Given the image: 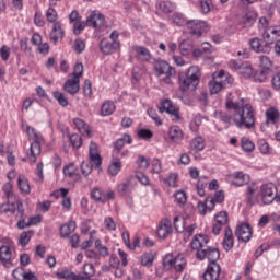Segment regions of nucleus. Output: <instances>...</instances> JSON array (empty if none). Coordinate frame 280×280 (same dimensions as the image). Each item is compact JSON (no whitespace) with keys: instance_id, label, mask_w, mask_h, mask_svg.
Returning <instances> with one entry per match:
<instances>
[{"instance_id":"obj_19","label":"nucleus","mask_w":280,"mask_h":280,"mask_svg":"<svg viewBox=\"0 0 280 280\" xmlns=\"http://www.w3.org/2000/svg\"><path fill=\"white\" fill-rule=\"evenodd\" d=\"M221 275L222 267H220V264L212 262L208 265L206 271L203 272V280H220Z\"/></svg>"},{"instance_id":"obj_37","label":"nucleus","mask_w":280,"mask_h":280,"mask_svg":"<svg viewBox=\"0 0 280 280\" xmlns=\"http://www.w3.org/2000/svg\"><path fill=\"white\" fill-rule=\"evenodd\" d=\"M68 194L69 189L67 188H60L59 190L52 192V196H56V198H58V196H61V198H63L61 205L62 207H65V209H71V198L67 197Z\"/></svg>"},{"instance_id":"obj_49","label":"nucleus","mask_w":280,"mask_h":280,"mask_svg":"<svg viewBox=\"0 0 280 280\" xmlns=\"http://www.w3.org/2000/svg\"><path fill=\"white\" fill-rule=\"evenodd\" d=\"M46 15V21L48 23H59L60 21H58V11H56V9H54V7H49L45 13Z\"/></svg>"},{"instance_id":"obj_5","label":"nucleus","mask_w":280,"mask_h":280,"mask_svg":"<svg viewBox=\"0 0 280 280\" xmlns=\"http://www.w3.org/2000/svg\"><path fill=\"white\" fill-rule=\"evenodd\" d=\"M26 133L28 136V139L33 141L27 154L28 161L30 163H36V158L40 155V144H43L45 140H43V136L38 131H36L34 127L27 126Z\"/></svg>"},{"instance_id":"obj_40","label":"nucleus","mask_w":280,"mask_h":280,"mask_svg":"<svg viewBox=\"0 0 280 280\" xmlns=\"http://www.w3.org/2000/svg\"><path fill=\"white\" fill-rule=\"evenodd\" d=\"M15 220H19L18 228L27 229V226H32V224H38V222H40V217H33L30 219V222H25V211L23 210L22 218H15Z\"/></svg>"},{"instance_id":"obj_23","label":"nucleus","mask_w":280,"mask_h":280,"mask_svg":"<svg viewBox=\"0 0 280 280\" xmlns=\"http://www.w3.org/2000/svg\"><path fill=\"white\" fill-rule=\"evenodd\" d=\"M172 235V221L167 218L162 219L158 225V236L160 240H166Z\"/></svg>"},{"instance_id":"obj_45","label":"nucleus","mask_w":280,"mask_h":280,"mask_svg":"<svg viewBox=\"0 0 280 280\" xmlns=\"http://www.w3.org/2000/svg\"><path fill=\"white\" fill-rule=\"evenodd\" d=\"M108 172L112 176H117L121 172V160L118 158L113 159L112 164L108 166Z\"/></svg>"},{"instance_id":"obj_31","label":"nucleus","mask_w":280,"mask_h":280,"mask_svg":"<svg viewBox=\"0 0 280 280\" xmlns=\"http://www.w3.org/2000/svg\"><path fill=\"white\" fill-rule=\"evenodd\" d=\"M73 124L77 130H79V132L83 135V137H91V127L89 126V124H86V121H84V119L74 118Z\"/></svg>"},{"instance_id":"obj_27","label":"nucleus","mask_w":280,"mask_h":280,"mask_svg":"<svg viewBox=\"0 0 280 280\" xmlns=\"http://www.w3.org/2000/svg\"><path fill=\"white\" fill-rule=\"evenodd\" d=\"M257 11L249 9L241 18L240 25H242V27H253V25H255V22L257 21Z\"/></svg>"},{"instance_id":"obj_59","label":"nucleus","mask_w":280,"mask_h":280,"mask_svg":"<svg viewBox=\"0 0 280 280\" xmlns=\"http://www.w3.org/2000/svg\"><path fill=\"white\" fill-rule=\"evenodd\" d=\"M214 117L215 119H220V121H223V124H229L233 119V117L229 115V113L222 110L215 112Z\"/></svg>"},{"instance_id":"obj_34","label":"nucleus","mask_w":280,"mask_h":280,"mask_svg":"<svg viewBox=\"0 0 280 280\" xmlns=\"http://www.w3.org/2000/svg\"><path fill=\"white\" fill-rule=\"evenodd\" d=\"M18 187L22 194H32V186L30 185V179L25 175H19Z\"/></svg>"},{"instance_id":"obj_35","label":"nucleus","mask_w":280,"mask_h":280,"mask_svg":"<svg viewBox=\"0 0 280 280\" xmlns=\"http://www.w3.org/2000/svg\"><path fill=\"white\" fill-rule=\"evenodd\" d=\"M79 279L81 280H88L91 279L92 277H95V267L93 264H84L83 269L81 273H78Z\"/></svg>"},{"instance_id":"obj_42","label":"nucleus","mask_w":280,"mask_h":280,"mask_svg":"<svg viewBox=\"0 0 280 280\" xmlns=\"http://www.w3.org/2000/svg\"><path fill=\"white\" fill-rule=\"evenodd\" d=\"M173 222H174L175 231H177V233H184L185 226L189 223V219H185L180 215H176L174 217Z\"/></svg>"},{"instance_id":"obj_9","label":"nucleus","mask_w":280,"mask_h":280,"mask_svg":"<svg viewBox=\"0 0 280 280\" xmlns=\"http://www.w3.org/2000/svg\"><path fill=\"white\" fill-rule=\"evenodd\" d=\"M209 242H211V240L207 234H196L192 237L190 248L196 253V257L199 261H205V256L207 255L205 253L209 250Z\"/></svg>"},{"instance_id":"obj_2","label":"nucleus","mask_w":280,"mask_h":280,"mask_svg":"<svg viewBox=\"0 0 280 280\" xmlns=\"http://www.w3.org/2000/svg\"><path fill=\"white\" fill-rule=\"evenodd\" d=\"M200 68L198 66H191L186 74L179 75V90L182 93L187 91H196V88L200 83Z\"/></svg>"},{"instance_id":"obj_53","label":"nucleus","mask_w":280,"mask_h":280,"mask_svg":"<svg viewBox=\"0 0 280 280\" xmlns=\"http://www.w3.org/2000/svg\"><path fill=\"white\" fill-rule=\"evenodd\" d=\"M141 266H152L154 264V254L152 253H144L140 259Z\"/></svg>"},{"instance_id":"obj_39","label":"nucleus","mask_w":280,"mask_h":280,"mask_svg":"<svg viewBox=\"0 0 280 280\" xmlns=\"http://www.w3.org/2000/svg\"><path fill=\"white\" fill-rule=\"evenodd\" d=\"M75 229H77L75 221H70L60 226V236L63 240H67V237H69V235H71V233H73V231H75Z\"/></svg>"},{"instance_id":"obj_61","label":"nucleus","mask_w":280,"mask_h":280,"mask_svg":"<svg viewBox=\"0 0 280 280\" xmlns=\"http://www.w3.org/2000/svg\"><path fill=\"white\" fill-rule=\"evenodd\" d=\"M138 137L139 139H143L144 141H148L154 137V133L150 129H140L138 130Z\"/></svg>"},{"instance_id":"obj_13","label":"nucleus","mask_w":280,"mask_h":280,"mask_svg":"<svg viewBox=\"0 0 280 280\" xmlns=\"http://www.w3.org/2000/svg\"><path fill=\"white\" fill-rule=\"evenodd\" d=\"M260 198L264 205H272L277 198V186L273 183H266L260 186Z\"/></svg>"},{"instance_id":"obj_58","label":"nucleus","mask_w":280,"mask_h":280,"mask_svg":"<svg viewBox=\"0 0 280 280\" xmlns=\"http://www.w3.org/2000/svg\"><path fill=\"white\" fill-rule=\"evenodd\" d=\"M268 73H269L268 70H265L261 68V70H258L254 74L255 82H266V80H268Z\"/></svg>"},{"instance_id":"obj_4","label":"nucleus","mask_w":280,"mask_h":280,"mask_svg":"<svg viewBox=\"0 0 280 280\" xmlns=\"http://www.w3.org/2000/svg\"><path fill=\"white\" fill-rule=\"evenodd\" d=\"M233 84V77L224 70H220L212 75V80L209 81V89L211 95H218L220 91L226 89V86Z\"/></svg>"},{"instance_id":"obj_56","label":"nucleus","mask_w":280,"mask_h":280,"mask_svg":"<svg viewBox=\"0 0 280 280\" xmlns=\"http://www.w3.org/2000/svg\"><path fill=\"white\" fill-rule=\"evenodd\" d=\"M20 49L21 51H24V54H28L32 58H34V52L32 51V47H30V44L27 43V37L20 40Z\"/></svg>"},{"instance_id":"obj_11","label":"nucleus","mask_w":280,"mask_h":280,"mask_svg":"<svg viewBox=\"0 0 280 280\" xmlns=\"http://www.w3.org/2000/svg\"><path fill=\"white\" fill-rule=\"evenodd\" d=\"M88 27H93L96 34H102L108 26L106 25V18L100 11H92L86 18Z\"/></svg>"},{"instance_id":"obj_33","label":"nucleus","mask_w":280,"mask_h":280,"mask_svg":"<svg viewBox=\"0 0 280 280\" xmlns=\"http://www.w3.org/2000/svg\"><path fill=\"white\" fill-rule=\"evenodd\" d=\"M189 148L191 152H202L206 148L205 138L202 136H197L190 140Z\"/></svg>"},{"instance_id":"obj_12","label":"nucleus","mask_w":280,"mask_h":280,"mask_svg":"<svg viewBox=\"0 0 280 280\" xmlns=\"http://www.w3.org/2000/svg\"><path fill=\"white\" fill-rule=\"evenodd\" d=\"M186 27L189 34L196 38H200L209 32V23L205 20H187Z\"/></svg>"},{"instance_id":"obj_8","label":"nucleus","mask_w":280,"mask_h":280,"mask_svg":"<svg viewBox=\"0 0 280 280\" xmlns=\"http://www.w3.org/2000/svg\"><path fill=\"white\" fill-rule=\"evenodd\" d=\"M89 156L90 163L82 162L81 164V172L83 176H89L91 172H93V167H100L102 165V155H100V151L97 149V143L91 142L89 148Z\"/></svg>"},{"instance_id":"obj_16","label":"nucleus","mask_w":280,"mask_h":280,"mask_svg":"<svg viewBox=\"0 0 280 280\" xmlns=\"http://www.w3.org/2000/svg\"><path fill=\"white\" fill-rule=\"evenodd\" d=\"M1 213L13 215V218H23V203L21 202H7L0 208Z\"/></svg>"},{"instance_id":"obj_43","label":"nucleus","mask_w":280,"mask_h":280,"mask_svg":"<svg viewBox=\"0 0 280 280\" xmlns=\"http://www.w3.org/2000/svg\"><path fill=\"white\" fill-rule=\"evenodd\" d=\"M241 148L244 150L247 154H250V152L255 151V142L248 139V137H242L241 138Z\"/></svg>"},{"instance_id":"obj_47","label":"nucleus","mask_w":280,"mask_h":280,"mask_svg":"<svg viewBox=\"0 0 280 280\" xmlns=\"http://www.w3.org/2000/svg\"><path fill=\"white\" fill-rule=\"evenodd\" d=\"M52 97L56 100L59 104V106H62L63 108H67L69 106V100H67V96L62 92H52Z\"/></svg>"},{"instance_id":"obj_50","label":"nucleus","mask_w":280,"mask_h":280,"mask_svg":"<svg viewBox=\"0 0 280 280\" xmlns=\"http://www.w3.org/2000/svg\"><path fill=\"white\" fill-rule=\"evenodd\" d=\"M213 221L218 222V224H223V226H226V224H229V212H218L217 214H214Z\"/></svg>"},{"instance_id":"obj_28","label":"nucleus","mask_w":280,"mask_h":280,"mask_svg":"<svg viewBox=\"0 0 280 280\" xmlns=\"http://www.w3.org/2000/svg\"><path fill=\"white\" fill-rule=\"evenodd\" d=\"M259 190V186L257 183H252L246 187L245 198L247 200V205H257V191Z\"/></svg>"},{"instance_id":"obj_48","label":"nucleus","mask_w":280,"mask_h":280,"mask_svg":"<svg viewBox=\"0 0 280 280\" xmlns=\"http://www.w3.org/2000/svg\"><path fill=\"white\" fill-rule=\"evenodd\" d=\"M207 185H209V180L207 178V176H201L198 182H197V194L198 196H200L201 198L205 196V188L207 187Z\"/></svg>"},{"instance_id":"obj_10","label":"nucleus","mask_w":280,"mask_h":280,"mask_svg":"<svg viewBox=\"0 0 280 280\" xmlns=\"http://www.w3.org/2000/svg\"><path fill=\"white\" fill-rule=\"evenodd\" d=\"M163 266L166 268V270L183 272V270L187 268V258H185L183 254H166L163 258Z\"/></svg>"},{"instance_id":"obj_20","label":"nucleus","mask_w":280,"mask_h":280,"mask_svg":"<svg viewBox=\"0 0 280 280\" xmlns=\"http://www.w3.org/2000/svg\"><path fill=\"white\" fill-rule=\"evenodd\" d=\"M230 178L231 185L234 187H244V185H248V183H250V175L242 171L234 172Z\"/></svg>"},{"instance_id":"obj_14","label":"nucleus","mask_w":280,"mask_h":280,"mask_svg":"<svg viewBox=\"0 0 280 280\" xmlns=\"http://www.w3.org/2000/svg\"><path fill=\"white\" fill-rule=\"evenodd\" d=\"M135 58L138 62H150L152 60V52L145 46H132L130 62Z\"/></svg>"},{"instance_id":"obj_21","label":"nucleus","mask_w":280,"mask_h":280,"mask_svg":"<svg viewBox=\"0 0 280 280\" xmlns=\"http://www.w3.org/2000/svg\"><path fill=\"white\" fill-rule=\"evenodd\" d=\"M121 47L120 42H109L108 38H103L100 43V49L105 56H110Z\"/></svg>"},{"instance_id":"obj_6","label":"nucleus","mask_w":280,"mask_h":280,"mask_svg":"<svg viewBox=\"0 0 280 280\" xmlns=\"http://www.w3.org/2000/svg\"><path fill=\"white\" fill-rule=\"evenodd\" d=\"M14 259H16L14 241L7 240L0 246V264H2L4 268H14Z\"/></svg>"},{"instance_id":"obj_26","label":"nucleus","mask_w":280,"mask_h":280,"mask_svg":"<svg viewBox=\"0 0 280 280\" xmlns=\"http://www.w3.org/2000/svg\"><path fill=\"white\" fill-rule=\"evenodd\" d=\"M223 250L229 253V250H232L233 246H235V236H233V230L231 226H226L224 229V236L222 241Z\"/></svg>"},{"instance_id":"obj_36","label":"nucleus","mask_w":280,"mask_h":280,"mask_svg":"<svg viewBox=\"0 0 280 280\" xmlns=\"http://www.w3.org/2000/svg\"><path fill=\"white\" fill-rule=\"evenodd\" d=\"M115 110H117V106H115V102L105 101L101 107V115L102 117H110V115H113Z\"/></svg>"},{"instance_id":"obj_24","label":"nucleus","mask_w":280,"mask_h":280,"mask_svg":"<svg viewBox=\"0 0 280 280\" xmlns=\"http://www.w3.org/2000/svg\"><path fill=\"white\" fill-rule=\"evenodd\" d=\"M31 43L32 45L37 47V51H39L44 56H47V54H49V43H43V36L39 33H34L32 35Z\"/></svg>"},{"instance_id":"obj_18","label":"nucleus","mask_w":280,"mask_h":280,"mask_svg":"<svg viewBox=\"0 0 280 280\" xmlns=\"http://www.w3.org/2000/svg\"><path fill=\"white\" fill-rule=\"evenodd\" d=\"M235 235L238 242H248L253 238V228L248 223H242L237 225Z\"/></svg>"},{"instance_id":"obj_51","label":"nucleus","mask_w":280,"mask_h":280,"mask_svg":"<svg viewBox=\"0 0 280 280\" xmlns=\"http://www.w3.org/2000/svg\"><path fill=\"white\" fill-rule=\"evenodd\" d=\"M238 73L248 79L253 77V66H250V63L248 62H244L243 66L241 67V70L238 71Z\"/></svg>"},{"instance_id":"obj_15","label":"nucleus","mask_w":280,"mask_h":280,"mask_svg":"<svg viewBox=\"0 0 280 280\" xmlns=\"http://www.w3.org/2000/svg\"><path fill=\"white\" fill-rule=\"evenodd\" d=\"M161 106H162L163 110L165 113H167V115H171L172 121H174L175 124L180 121V119H182L180 107L174 105L172 100L166 98V100L162 101Z\"/></svg>"},{"instance_id":"obj_32","label":"nucleus","mask_w":280,"mask_h":280,"mask_svg":"<svg viewBox=\"0 0 280 280\" xmlns=\"http://www.w3.org/2000/svg\"><path fill=\"white\" fill-rule=\"evenodd\" d=\"M131 145L132 137L128 133H125L121 138L117 139L114 142V152H121L124 150V145Z\"/></svg>"},{"instance_id":"obj_25","label":"nucleus","mask_w":280,"mask_h":280,"mask_svg":"<svg viewBox=\"0 0 280 280\" xmlns=\"http://www.w3.org/2000/svg\"><path fill=\"white\" fill-rule=\"evenodd\" d=\"M168 139L171 143L179 144L185 139V132L179 126L173 125L168 128Z\"/></svg>"},{"instance_id":"obj_30","label":"nucleus","mask_w":280,"mask_h":280,"mask_svg":"<svg viewBox=\"0 0 280 280\" xmlns=\"http://www.w3.org/2000/svg\"><path fill=\"white\" fill-rule=\"evenodd\" d=\"M63 176L71 180H80V173H78V166H75V163H69L63 166Z\"/></svg>"},{"instance_id":"obj_3","label":"nucleus","mask_w":280,"mask_h":280,"mask_svg":"<svg viewBox=\"0 0 280 280\" xmlns=\"http://www.w3.org/2000/svg\"><path fill=\"white\" fill-rule=\"evenodd\" d=\"M84 75V65L78 62L74 65L73 73L69 75L63 84V91L69 95H78L80 93V78Z\"/></svg>"},{"instance_id":"obj_29","label":"nucleus","mask_w":280,"mask_h":280,"mask_svg":"<svg viewBox=\"0 0 280 280\" xmlns=\"http://www.w3.org/2000/svg\"><path fill=\"white\" fill-rule=\"evenodd\" d=\"M265 117L267 126H276V124L280 121L279 109H277V107H269L265 113Z\"/></svg>"},{"instance_id":"obj_55","label":"nucleus","mask_w":280,"mask_h":280,"mask_svg":"<svg viewBox=\"0 0 280 280\" xmlns=\"http://www.w3.org/2000/svg\"><path fill=\"white\" fill-rule=\"evenodd\" d=\"M164 183L168 185V187H178V174L171 173L165 179Z\"/></svg>"},{"instance_id":"obj_64","label":"nucleus","mask_w":280,"mask_h":280,"mask_svg":"<svg viewBox=\"0 0 280 280\" xmlns=\"http://www.w3.org/2000/svg\"><path fill=\"white\" fill-rule=\"evenodd\" d=\"M104 226L107 231H117V223L110 217L104 219Z\"/></svg>"},{"instance_id":"obj_54","label":"nucleus","mask_w":280,"mask_h":280,"mask_svg":"<svg viewBox=\"0 0 280 280\" xmlns=\"http://www.w3.org/2000/svg\"><path fill=\"white\" fill-rule=\"evenodd\" d=\"M159 10H161V12L164 14H170L174 12V4L168 1H162L159 3Z\"/></svg>"},{"instance_id":"obj_41","label":"nucleus","mask_w":280,"mask_h":280,"mask_svg":"<svg viewBox=\"0 0 280 280\" xmlns=\"http://www.w3.org/2000/svg\"><path fill=\"white\" fill-rule=\"evenodd\" d=\"M56 277H57V279H60V280H62V279L63 280H81L80 276H78L75 272H73L69 269H63V270L57 271Z\"/></svg>"},{"instance_id":"obj_57","label":"nucleus","mask_w":280,"mask_h":280,"mask_svg":"<svg viewBox=\"0 0 280 280\" xmlns=\"http://www.w3.org/2000/svg\"><path fill=\"white\" fill-rule=\"evenodd\" d=\"M176 205H185L187 202V192L185 190H177L174 194Z\"/></svg>"},{"instance_id":"obj_60","label":"nucleus","mask_w":280,"mask_h":280,"mask_svg":"<svg viewBox=\"0 0 280 280\" xmlns=\"http://www.w3.org/2000/svg\"><path fill=\"white\" fill-rule=\"evenodd\" d=\"M72 148H82V137L78 133H72L69 138Z\"/></svg>"},{"instance_id":"obj_1","label":"nucleus","mask_w":280,"mask_h":280,"mask_svg":"<svg viewBox=\"0 0 280 280\" xmlns=\"http://www.w3.org/2000/svg\"><path fill=\"white\" fill-rule=\"evenodd\" d=\"M225 107L228 110H234L233 121L236 128H255V108L249 103H244V98H240L237 92L229 94Z\"/></svg>"},{"instance_id":"obj_44","label":"nucleus","mask_w":280,"mask_h":280,"mask_svg":"<svg viewBox=\"0 0 280 280\" xmlns=\"http://www.w3.org/2000/svg\"><path fill=\"white\" fill-rule=\"evenodd\" d=\"M91 198L95 200V202H102L104 205V202H106V192L101 188H94L91 191Z\"/></svg>"},{"instance_id":"obj_63","label":"nucleus","mask_w":280,"mask_h":280,"mask_svg":"<svg viewBox=\"0 0 280 280\" xmlns=\"http://www.w3.org/2000/svg\"><path fill=\"white\" fill-rule=\"evenodd\" d=\"M12 277L15 280H24L25 279V268L18 267L12 271Z\"/></svg>"},{"instance_id":"obj_17","label":"nucleus","mask_w":280,"mask_h":280,"mask_svg":"<svg viewBox=\"0 0 280 280\" xmlns=\"http://www.w3.org/2000/svg\"><path fill=\"white\" fill-rule=\"evenodd\" d=\"M65 38V25L62 22H55L50 28L49 40L51 43H60Z\"/></svg>"},{"instance_id":"obj_52","label":"nucleus","mask_w":280,"mask_h":280,"mask_svg":"<svg viewBox=\"0 0 280 280\" xmlns=\"http://www.w3.org/2000/svg\"><path fill=\"white\" fill-rule=\"evenodd\" d=\"M94 246L101 257H108V247L102 245V240L97 238Z\"/></svg>"},{"instance_id":"obj_46","label":"nucleus","mask_w":280,"mask_h":280,"mask_svg":"<svg viewBox=\"0 0 280 280\" xmlns=\"http://www.w3.org/2000/svg\"><path fill=\"white\" fill-rule=\"evenodd\" d=\"M200 126H202V116L196 115L189 122L190 132H199Z\"/></svg>"},{"instance_id":"obj_7","label":"nucleus","mask_w":280,"mask_h":280,"mask_svg":"<svg viewBox=\"0 0 280 280\" xmlns=\"http://www.w3.org/2000/svg\"><path fill=\"white\" fill-rule=\"evenodd\" d=\"M153 69L160 82L164 84H172V78L176 77V69L165 60H156Z\"/></svg>"},{"instance_id":"obj_22","label":"nucleus","mask_w":280,"mask_h":280,"mask_svg":"<svg viewBox=\"0 0 280 280\" xmlns=\"http://www.w3.org/2000/svg\"><path fill=\"white\" fill-rule=\"evenodd\" d=\"M249 45L256 54H270L272 51V46H269V44H264V40H261L258 37H254L249 40Z\"/></svg>"},{"instance_id":"obj_38","label":"nucleus","mask_w":280,"mask_h":280,"mask_svg":"<svg viewBox=\"0 0 280 280\" xmlns=\"http://www.w3.org/2000/svg\"><path fill=\"white\" fill-rule=\"evenodd\" d=\"M205 259H208L209 264H218L220 259V249L215 247H208V250L205 252Z\"/></svg>"},{"instance_id":"obj_62","label":"nucleus","mask_w":280,"mask_h":280,"mask_svg":"<svg viewBox=\"0 0 280 280\" xmlns=\"http://www.w3.org/2000/svg\"><path fill=\"white\" fill-rule=\"evenodd\" d=\"M191 45L189 44V42H182L179 44V51L182 54V56H189V54H191Z\"/></svg>"}]
</instances>
